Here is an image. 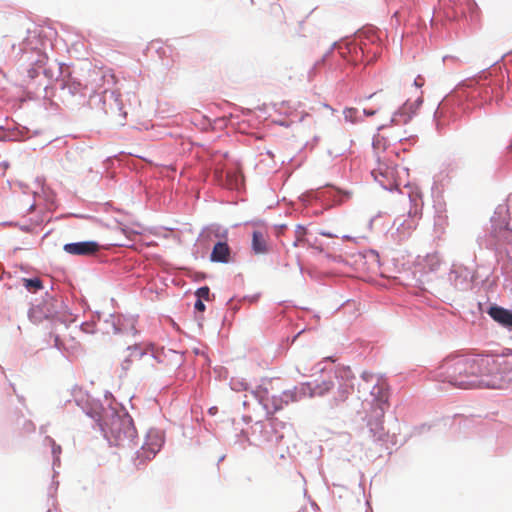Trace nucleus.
Here are the masks:
<instances>
[{"label":"nucleus","mask_w":512,"mask_h":512,"mask_svg":"<svg viewBox=\"0 0 512 512\" xmlns=\"http://www.w3.org/2000/svg\"><path fill=\"white\" fill-rule=\"evenodd\" d=\"M352 388H353L352 384L345 385V388L343 390L342 399H345L351 393Z\"/></svg>","instance_id":"nucleus-21"},{"label":"nucleus","mask_w":512,"mask_h":512,"mask_svg":"<svg viewBox=\"0 0 512 512\" xmlns=\"http://www.w3.org/2000/svg\"><path fill=\"white\" fill-rule=\"evenodd\" d=\"M195 309L199 312H203L205 310V304L202 302V300L198 299L195 303Z\"/></svg>","instance_id":"nucleus-20"},{"label":"nucleus","mask_w":512,"mask_h":512,"mask_svg":"<svg viewBox=\"0 0 512 512\" xmlns=\"http://www.w3.org/2000/svg\"><path fill=\"white\" fill-rule=\"evenodd\" d=\"M488 314L499 324L512 328V311L502 307L493 306L489 309Z\"/></svg>","instance_id":"nucleus-12"},{"label":"nucleus","mask_w":512,"mask_h":512,"mask_svg":"<svg viewBox=\"0 0 512 512\" xmlns=\"http://www.w3.org/2000/svg\"><path fill=\"white\" fill-rule=\"evenodd\" d=\"M372 175L375 180L386 189L393 185L392 179L394 176V169L391 167L380 164L377 169L372 171Z\"/></svg>","instance_id":"nucleus-11"},{"label":"nucleus","mask_w":512,"mask_h":512,"mask_svg":"<svg viewBox=\"0 0 512 512\" xmlns=\"http://www.w3.org/2000/svg\"><path fill=\"white\" fill-rule=\"evenodd\" d=\"M496 369V359L490 357H457L446 360L437 377L461 389H495L503 385L500 378H494L493 372Z\"/></svg>","instance_id":"nucleus-1"},{"label":"nucleus","mask_w":512,"mask_h":512,"mask_svg":"<svg viewBox=\"0 0 512 512\" xmlns=\"http://www.w3.org/2000/svg\"><path fill=\"white\" fill-rule=\"evenodd\" d=\"M101 246L96 241H83L65 244L63 250L74 256H92L95 255Z\"/></svg>","instance_id":"nucleus-8"},{"label":"nucleus","mask_w":512,"mask_h":512,"mask_svg":"<svg viewBox=\"0 0 512 512\" xmlns=\"http://www.w3.org/2000/svg\"><path fill=\"white\" fill-rule=\"evenodd\" d=\"M331 389L330 384H325L324 390H314V387L310 383H303L298 388L294 390L285 391L283 396L285 397V403L295 402L303 397H314V396H323Z\"/></svg>","instance_id":"nucleus-6"},{"label":"nucleus","mask_w":512,"mask_h":512,"mask_svg":"<svg viewBox=\"0 0 512 512\" xmlns=\"http://www.w3.org/2000/svg\"><path fill=\"white\" fill-rule=\"evenodd\" d=\"M343 114H344V118L347 120V121H350V122H355V118H356V115H357V110L355 108H346L344 111H343Z\"/></svg>","instance_id":"nucleus-17"},{"label":"nucleus","mask_w":512,"mask_h":512,"mask_svg":"<svg viewBox=\"0 0 512 512\" xmlns=\"http://www.w3.org/2000/svg\"><path fill=\"white\" fill-rule=\"evenodd\" d=\"M425 83V79L422 76L416 77L414 80V85L418 88L422 87Z\"/></svg>","instance_id":"nucleus-22"},{"label":"nucleus","mask_w":512,"mask_h":512,"mask_svg":"<svg viewBox=\"0 0 512 512\" xmlns=\"http://www.w3.org/2000/svg\"><path fill=\"white\" fill-rule=\"evenodd\" d=\"M196 296L200 300L205 299V300L208 301L209 300V296H210V289H209V287L203 286V287H200L199 289H197Z\"/></svg>","instance_id":"nucleus-16"},{"label":"nucleus","mask_w":512,"mask_h":512,"mask_svg":"<svg viewBox=\"0 0 512 512\" xmlns=\"http://www.w3.org/2000/svg\"><path fill=\"white\" fill-rule=\"evenodd\" d=\"M204 235L210 240H217L210 254V260L217 263H228L231 260V249L226 241L228 231L219 226L208 227Z\"/></svg>","instance_id":"nucleus-4"},{"label":"nucleus","mask_w":512,"mask_h":512,"mask_svg":"<svg viewBox=\"0 0 512 512\" xmlns=\"http://www.w3.org/2000/svg\"><path fill=\"white\" fill-rule=\"evenodd\" d=\"M8 168V163L5 161H0V172H5Z\"/></svg>","instance_id":"nucleus-25"},{"label":"nucleus","mask_w":512,"mask_h":512,"mask_svg":"<svg viewBox=\"0 0 512 512\" xmlns=\"http://www.w3.org/2000/svg\"><path fill=\"white\" fill-rule=\"evenodd\" d=\"M29 76L31 78H35L37 76V71H36L35 68H32V69L29 70Z\"/></svg>","instance_id":"nucleus-26"},{"label":"nucleus","mask_w":512,"mask_h":512,"mask_svg":"<svg viewBox=\"0 0 512 512\" xmlns=\"http://www.w3.org/2000/svg\"><path fill=\"white\" fill-rule=\"evenodd\" d=\"M33 209H34V205H31V206H30V208H29V210L31 211V210H33Z\"/></svg>","instance_id":"nucleus-31"},{"label":"nucleus","mask_w":512,"mask_h":512,"mask_svg":"<svg viewBox=\"0 0 512 512\" xmlns=\"http://www.w3.org/2000/svg\"><path fill=\"white\" fill-rule=\"evenodd\" d=\"M365 113H366L367 115H373V114H374V112H373V111L371 112V111H366V110H365Z\"/></svg>","instance_id":"nucleus-29"},{"label":"nucleus","mask_w":512,"mask_h":512,"mask_svg":"<svg viewBox=\"0 0 512 512\" xmlns=\"http://www.w3.org/2000/svg\"><path fill=\"white\" fill-rule=\"evenodd\" d=\"M358 393L360 397H364V401H368L366 395L369 394L372 413L377 420H381L389 406L386 381L373 373L363 372L361 382L358 384Z\"/></svg>","instance_id":"nucleus-2"},{"label":"nucleus","mask_w":512,"mask_h":512,"mask_svg":"<svg viewBox=\"0 0 512 512\" xmlns=\"http://www.w3.org/2000/svg\"><path fill=\"white\" fill-rule=\"evenodd\" d=\"M64 308L63 302L55 299H50L33 307L30 311L29 317L34 323L41 322L43 318L52 321L68 322L72 321L70 315H66L62 309Z\"/></svg>","instance_id":"nucleus-5"},{"label":"nucleus","mask_w":512,"mask_h":512,"mask_svg":"<svg viewBox=\"0 0 512 512\" xmlns=\"http://www.w3.org/2000/svg\"><path fill=\"white\" fill-rule=\"evenodd\" d=\"M281 408H282V406H281V405H275V406H274V411H278V410H280Z\"/></svg>","instance_id":"nucleus-28"},{"label":"nucleus","mask_w":512,"mask_h":512,"mask_svg":"<svg viewBox=\"0 0 512 512\" xmlns=\"http://www.w3.org/2000/svg\"><path fill=\"white\" fill-rule=\"evenodd\" d=\"M48 60V57L46 55H40L39 58L35 61V65L38 67H43Z\"/></svg>","instance_id":"nucleus-19"},{"label":"nucleus","mask_w":512,"mask_h":512,"mask_svg":"<svg viewBox=\"0 0 512 512\" xmlns=\"http://www.w3.org/2000/svg\"><path fill=\"white\" fill-rule=\"evenodd\" d=\"M24 286L29 290V291H36L40 288H42V282L40 279L38 278H34V279H24Z\"/></svg>","instance_id":"nucleus-15"},{"label":"nucleus","mask_w":512,"mask_h":512,"mask_svg":"<svg viewBox=\"0 0 512 512\" xmlns=\"http://www.w3.org/2000/svg\"><path fill=\"white\" fill-rule=\"evenodd\" d=\"M157 362L153 353L143 350L140 346L129 347L121 362V368L124 373L136 369L140 373H149L155 369Z\"/></svg>","instance_id":"nucleus-3"},{"label":"nucleus","mask_w":512,"mask_h":512,"mask_svg":"<svg viewBox=\"0 0 512 512\" xmlns=\"http://www.w3.org/2000/svg\"><path fill=\"white\" fill-rule=\"evenodd\" d=\"M325 384H330L331 387L333 386V384L331 382L324 381L322 384L316 385L314 387V390H324L325 389Z\"/></svg>","instance_id":"nucleus-23"},{"label":"nucleus","mask_w":512,"mask_h":512,"mask_svg":"<svg viewBox=\"0 0 512 512\" xmlns=\"http://www.w3.org/2000/svg\"><path fill=\"white\" fill-rule=\"evenodd\" d=\"M120 422H122V421H121L119 418H117V419L115 420V422L113 423V425H115V424H117V423H120Z\"/></svg>","instance_id":"nucleus-30"},{"label":"nucleus","mask_w":512,"mask_h":512,"mask_svg":"<svg viewBox=\"0 0 512 512\" xmlns=\"http://www.w3.org/2000/svg\"><path fill=\"white\" fill-rule=\"evenodd\" d=\"M44 74L48 78H53V74L50 72V70L45 69L44 70Z\"/></svg>","instance_id":"nucleus-27"},{"label":"nucleus","mask_w":512,"mask_h":512,"mask_svg":"<svg viewBox=\"0 0 512 512\" xmlns=\"http://www.w3.org/2000/svg\"><path fill=\"white\" fill-rule=\"evenodd\" d=\"M251 248L255 255L267 254L270 250L267 233L261 230H254Z\"/></svg>","instance_id":"nucleus-10"},{"label":"nucleus","mask_w":512,"mask_h":512,"mask_svg":"<svg viewBox=\"0 0 512 512\" xmlns=\"http://www.w3.org/2000/svg\"><path fill=\"white\" fill-rule=\"evenodd\" d=\"M163 438L158 431H149L146 440L138 451V457L150 460L160 451Z\"/></svg>","instance_id":"nucleus-7"},{"label":"nucleus","mask_w":512,"mask_h":512,"mask_svg":"<svg viewBox=\"0 0 512 512\" xmlns=\"http://www.w3.org/2000/svg\"><path fill=\"white\" fill-rule=\"evenodd\" d=\"M351 376V371L350 369H343L341 371V377L344 378L346 377L347 379Z\"/></svg>","instance_id":"nucleus-24"},{"label":"nucleus","mask_w":512,"mask_h":512,"mask_svg":"<svg viewBox=\"0 0 512 512\" xmlns=\"http://www.w3.org/2000/svg\"><path fill=\"white\" fill-rule=\"evenodd\" d=\"M497 369L493 372L494 378H500L503 385L495 387V389H503L512 383V354L508 355L501 360H496Z\"/></svg>","instance_id":"nucleus-9"},{"label":"nucleus","mask_w":512,"mask_h":512,"mask_svg":"<svg viewBox=\"0 0 512 512\" xmlns=\"http://www.w3.org/2000/svg\"><path fill=\"white\" fill-rule=\"evenodd\" d=\"M410 109V105L408 103H405L404 106L402 107L401 111L399 112V114H396L395 117L393 118V121L396 122V123H400L401 120H398L397 117H402L408 110ZM408 119H410V116H407L405 117L402 122H407Z\"/></svg>","instance_id":"nucleus-18"},{"label":"nucleus","mask_w":512,"mask_h":512,"mask_svg":"<svg viewBox=\"0 0 512 512\" xmlns=\"http://www.w3.org/2000/svg\"><path fill=\"white\" fill-rule=\"evenodd\" d=\"M306 233H307L306 228H304L302 226H297L295 229V237L296 238H295L293 245L298 246L301 243H303L305 241Z\"/></svg>","instance_id":"nucleus-14"},{"label":"nucleus","mask_w":512,"mask_h":512,"mask_svg":"<svg viewBox=\"0 0 512 512\" xmlns=\"http://www.w3.org/2000/svg\"><path fill=\"white\" fill-rule=\"evenodd\" d=\"M64 87L67 88L73 95L80 93L83 90L82 84L73 78L68 79Z\"/></svg>","instance_id":"nucleus-13"}]
</instances>
